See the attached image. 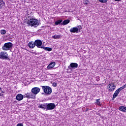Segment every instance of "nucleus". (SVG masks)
Instances as JSON below:
<instances>
[{
  "mask_svg": "<svg viewBox=\"0 0 126 126\" xmlns=\"http://www.w3.org/2000/svg\"><path fill=\"white\" fill-rule=\"evenodd\" d=\"M35 42L31 41L29 43V47L30 49H34L35 48Z\"/></svg>",
  "mask_w": 126,
  "mask_h": 126,
  "instance_id": "4468645a",
  "label": "nucleus"
},
{
  "mask_svg": "<svg viewBox=\"0 0 126 126\" xmlns=\"http://www.w3.org/2000/svg\"><path fill=\"white\" fill-rule=\"evenodd\" d=\"M16 126H24L23 123H18V124H17Z\"/></svg>",
  "mask_w": 126,
  "mask_h": 126,
  "instance_id": "c85d7f7f",
  "label": "nucleus"
},
{
  "mask_svg": "<svg viewBox=\"0 0 126 126\" xmlns=\"http://www.w3.org/2000/svg\"><path fill=\"white\" fill-rule=\"evenodd\" d=\"M52 86H53V87H57V86H58V84L56 82H54L52 84Z\"/></svg>",
  "mask_w": 126,
  "mask_h": 126,
  "instance_id": "bb28decb",
  "label": "nucleus"
},
{
  "mask_svg": "<svg viewBox=\"0 0 126 126\" xmlns=\"http://www.w3.org/2000/svg\"><path fill=\"white\" fill-rule=\"evenodd\" d=\"M41 49H44L45 51H48L49 52H51L53 50L51 47H45L44 46L41 47Z\"/></svg>",
  "mask_w": 126,
  "mask_h": 126,
  "instance_id": "aec40b11",
  "label": "nucleus"
},
{
  "mask_svg": "<svg viewBox=\"0 0 126 126\" xmlns=\"http://www.w3.org/2000/svg\"><path fill=\"white\" fill-rule=\"evenodd\" d=\"M78 67V64L77 63H72L69 65L68 66V68L70 70H73L75 69V68H77Z\"/></svg>",
  "mask_w": 126,
  "mask_h": 126,
  "instance_id": "6e6552de",
  "label": "nucleus"
},
{
  "mask_svg": "<svg viewBox=\"0 0 126 126\" xmlns=\"http://www.w3.org/2000/svg\"><path fill=\"white\" fill-rule=\"evenodd\" d=\"M100 2L106 3V1H108V0H98Z\"/></svg>",
  "mask_w": 126,
  "mask_h": 126,
  "instance_id": "cd10ccee",
  "label": "nucleus"
},
{
  "mask_svg": "<svg viewBox=\"0 0 126 126\" xmlns=\"http://www.w3.org/2000/svg\"><path fill=\"white\" fill-rule=\"evenodd\" d=\"M26 24L28 26H31V27H37L40 24V23L39 22V20L34 19L31 16L27 17Z\"/></svg>",
  "mask_w": 126,
  "mask_h": 126,
  "instance_id": "f257e3e1",
  "label": "nucleus"
},
{
  "mask_svg": "<svg viewBox=\"0 0 126 126\" xmlns=\"http://www.w3.org/2000/svg\"><path fill=\"white\" fill-rule=\"evenodd\" d=\"M71 33H78V28L77 27L71 28L70 30Z\"/></svg>",
  "mask_w": 126,
  "mask_h": 126,
  "instance_id": "ddd939ff",
  "label": "nucleus"
},
{
  "mask_svg": "<svg viewBox=\"0 0 126 126\" xmlns=\"http://www.w3.org/2000/svg\"><path fill=\"white\" fill-rule=\"evenodd\" d=\"M13 45L11 42L5 43L2 47V50H3V51H10V50L12 49Z\"/></svg>",
  "mask_w": 126,
  "mask_h": 126,
  "instance_id": "20e7f679",
  "label": "nucleus"
},
{
  "mask_svg": "<svg viewBox=\"0 0 126 126\" xmlns=\"http://www.w3.org/2000/svg\"><path fill=\"white\" fill-rule=\"evenodd\" d=\"M122 91L119 88L114 93V94H113V98L112 100H114L115 99V98L118 97V95H119V94L120 93V92H121Z\"/></svg>",
  "mask_w": 126,
  "mask_h": 126,
  "instance_id": "9b49d317",
  "label": "nucleus"
},
{
  "mask_svg": "<svg viewBox=\"0 0 126 126\" xmlns=\"http://www.w3.org/2000/svg\"><path fill=\"white\" fill-rule=\"evenodd\" d=\"M70 22V20L69 19L64 20L63 23L61 24V25H66Z\"/></svg>",
  "mask_w": 126,
  "mask_h": 126,
  "instance_id": "a211bd4d",
  "label": "nucleus"
},
{
  "mask_svg": "<svg viewBox=\"0 0 126 126\" xmlns=\"http://www.w3.org/2000/svg\"><path fill=\"white\" fill-rule=\"evenodd\" d=\"M96 80L97 81H100V77L99 76L96 77Z\"/></svg>",
  "mask_w": 126,
  "mask_h": 126,
  "instance_id": "c756f323",
  "label": "nucleus"
},
{
  "mask_svg": "<svg viewBox=\"0 0 126 126\" xmlns=\"http://www.w3.org/2000/svg\"><path fill=\"white\" fill-rule=\"evenodd\" d=\"M23 98H24V95L20 94H18L16 96V99L18 101H21L22 100H23Z\"/></svg>",
  "mask_w": 126,
  "mask_h": 126,
  "instance_id": "f8f14e48",
  "label": "nucleus"
},
{
  "mask_svg": "<svg viewBox=\"0 0 126 126\" xmlns=\"http://www.w3.org/2000/svg\"><path fill=\"white\" fill-rule=\"evenodd\" d=\"M115 1H121V0H114Z\"/></svg>",
  "mask_w": 126,
  "mask_h": 126,
  "instance_id": "2f4dec72",
  "label": "nucleus"
},
{
  "mask_svg": "<svg viewBox=\"0 0 126 126\" xmlns=\"http://www.w3.org/2000/svg\"><path fill=\"white\" fill-rule=\"evenodd\" d=\"M116 87V84L110 83L108 85L107 89L108 90V91H109L110 92H113V91H115Z\"/></svg>",
  "mask_w": 126,
  "mask_h": 126,
  "instance_id": "0eeeda50",
  "label": "nucleus"
},
{
  "mask_svg": "<svg viewBox=\"0 0 126 126\" xmlns=\"http://www.w3.org/2000/svg\"><path fill=\"white\" fill-rule=\"evenodd\" d=\"M83 3L85 4V5H87V4L89 3V1H88V0H84Z\"/></svg>",
  "mask_w": 126,
  "mask_h": 126,
  "instance_id": "b1692460",
  "label": "nucleus"
},
{
  "mask_svg": "<svg viewBox=\"0 0 126 126\" xmlns=\"http://www.w3.org/2000/svg\"><path fill=\"white\" fill-rule=\"evenodd\" d=\"M24 98H28V99H35L36 96L34 95L33 92L28 93L24 95Z\"/></svg>",
  "mask_w": 126,
  "mask_h": 126,
  "instance_id": "423d86ee",
  "label": "nucleus"
},
{
  "mask_svg": "<svg viewBox=\"0 0 126 126\" xmlns=\"http://www.w3.org/2000/svg\"><path fill=\"white\" fill-rule=\"evenodd\" d=\"M63 23V20H59L55 22V25H59V24H62Z\"/></svg>",
  "mask_w": 126,
  "mask_h": 126,
  "instance_id": "412c9836",
  "label": "nucleus"
},
{
  "mask_svg": "<svg viewBox=\"0 0 126 126\" xmlns=\"http://www.w3.org/2000/svg\"><path fill=\"white\" fill-rule=\"evenodd\" d=\"M89 108H87L85 112H88V111H89Z\"/></svg>",
  "mask_w": 126,
  "mask_h": 126,
  "instance_id": "7c9ffc66",
  "label": "nucleus"
},
{
  "mask_svg": "<svg viewBox=\"0 0 126 126\" xmlns=\"http://www.w3.org/2000/svg\"><path fill=\"white\" fill-rule=\"evenodd\" d=\"M40 89L38 87H34L32 89L31 92L34 94L35 96L40 92Z\"/></svg>",
  "mask_w": 126,
  "mask_h": 126,
  "instance_id": "9d476101",
  "label": "nucleus"
},
{
  "mask_svg": "<svg viewBox=\"0 0 126 126\" xmlns=\"http://www.w3.org/2000/svg\"><path fill=\"white\" fill-rule=\"evenodd\" d=\"M95 100L96 101L95 104H97L98 106H101V102H100V99H97Z\"/></svg>",
  "mask_w": 126,
  "mask_h": 126,
  "instance_id": "4be33fe9",
  "label": "nucleus"
},
{
  "mask_svg": "<svg viewBox=\"0 0 126 126\" xmlns=\"http://www.w3.org/2000/svg\"><path fill=\"white\" fill-rule=\"evenodd\" d=\"M119 111L124 112V113H126V107L124 106H121L119 108Z\"/></svg>",
  "mask_w": 126,
  "mask_h": 126,
  "instance_id": "dca6fc26",
  "label": "nucleus"
},
{
  "mask_svg": "<svg viewBox=\"0 0 126 126\" xmlns=\"http://www.w3.org/2000/svg\"><path fill=\"white\" fill-rule=\"evenodd\" d=\"M6 33V31H5V30H2L0 31V34H1V35H4V34Z\"/></svg>",
  "mask_w": 126,
  "mask_h": 126,
  "instance_id": "5701e85b",
  "label": "nucleus"
},
{
  "mask_svg": "<svg viewBox=\"0 0 126 126\" xmlns=\"http://www.w3.org/2000/svg\"><path fill=\"white\" fill-rule=\"evenodd\" d=\"M42 90L44 93L42 94H45L47 96H49V95H51L52 94V92L53 90H52V88L48 86H42Z\"/></svg>",
  "mask_w": 126,
  "mask_h": 126,
  "instance_id": "7ed1b4c3",
  "label": "nucleus"
},
{
  "mask_svg": "<svg viewBox=\"0 0 126 126\" xmlns=\"http://www.w3.org/2000/svg\"><path fill=\"white\" fill-rule=\"evenodd\" d=\"M62 35H60V34H55V35H53L52 36V38L53 39H62Z\"/></svg>",
  "mask_w": 126,
  "mask_h": 126,
  "instance_id": "f3484780",
  "label": "nucleus"
},
{
  "mask_svg": "<svg viewBox=\"0 0 126 126\" xmlns=\"http://www.w3.org/2000/svg\"><path fill=\"white\" fill-rule=\"evenodd\" d=\"M0 60H6L7 61H10V59L8 57V54L5 51H1L0 52Z\"/></svg>",
  "mask_w": 126,
  "mask_h": 126,
  "instance_id": "39448f33",
  "label": "nucleus"
},
{
  "mask_svg": "<svg viewBox=\"0 0 126 126\" xmlns=\"http://www.w3.org/2000/svg\"><path fill=\"white\" fill-rule=\"evenodd\" d=\"M78 29V32H80V30H81V29H82V27H81V26L79 25L77 26V28Z\"/></svg>",
  "mask_w": 126,
  "mask_h": 126,
  "instance_id": "a878e982",
  "label": "nucleus"
},
{
  "mask_svg": "<svg viewBox=\"0 0 126 126\" xmlns=\"http://www.w3.org/2000/svg\"><path fill=\"white\" fill-rule=\"evenodd\" d=\"M126 88V84L125 85H124L123 86L119 88V89L122 91V90H123V89H125V88Z\"/></svg>",
  "mask_w": 126,
  "mask_h": 126,
  "instance_id": "393cba45",
  "label": "nucleus"
},
{
  "mask_svg": "<svg viewBox=\"0 0 126 126\" xmlns=\"http://www.w3.org/2000/svg\"><path fill=\"white\" fill-rule=\"evenodd\" d=\"M2 93H4V92H2Z\"/></svg>",
  "mask_w": 126,
  "mask_h": 126,
  "instance_id": "473e14b6",
  "label": "nucleus"
},
{
  "mask_svg": "<svg viewBox=\"0 0 126 126\" xmlns=\"http://www.w3.org/2000/svg\"><path fill=\"white\" fill-rule=\"evenodd\" d=\"M34 44L37 48H40L42 49V47H44V46H42V45H43V42H42V40L40 39L35 40L34 41Z\"/></svg>",
  "mask_w": 126,
  "mask_h": 126,
  "instance_id": "1a4fd4ad",
  "label": "nucleus"
},
{
  "mask_svg": "<svg viewBox=\"0 0 126 126\" xmlns=\"http://www.w3.org/2000/svg\"><path fill=\"white\" fill-rule=\"evenodd\" d=\"M56 65V62H52L49 65L47 66V69H51V68H53L54 66Z\"/></svg>",
  "mask_w": 126,
  "mask_h": 126,
  "instance_id": "2eb2a0df",
  "label": "nucleus"
},
{
  "mask_svg": "<svg viewBox=\"0 0 126 126\" xmlns=\"http://www.w3.org/2000/svg\"><path fill=\"white\" fill-rule=\"evenodd\" d=\"M5 5V3L3 1V0H0V8H2V7Z\"/></svg>",
  "mask_w": 126,
  "mask_h": 126,
  "instance_id": "6ab92c4d",
  "label": "nucleus"
},
{
  "mask_svg": "<svg viewBox=\"0 0 126 126\" xmlns=\"http://www.w3.org/2000/svg\"><path fill=\"white\" fill-rule=\"evenodd\" d=\"M38 108L45 110V111H51V110H54L56 108V104L54 103H44L38 106Z\"/></svg>",
  "mask_w": 126,
  "mask_h": 126,
  "instance_id": "f03ea898",
  "label": "nucleus"
}]
</instances>
